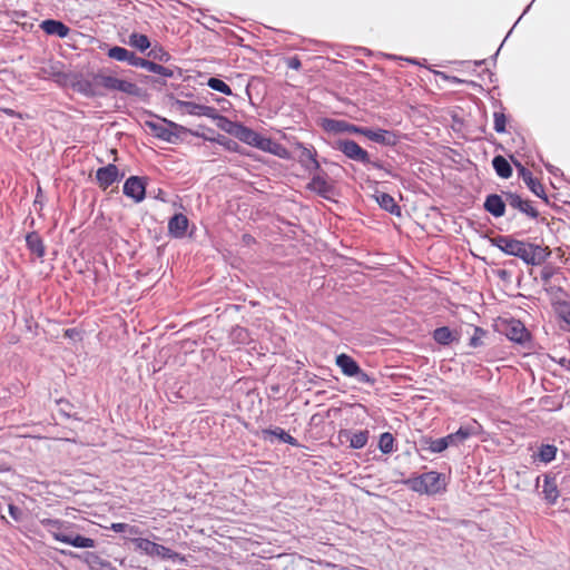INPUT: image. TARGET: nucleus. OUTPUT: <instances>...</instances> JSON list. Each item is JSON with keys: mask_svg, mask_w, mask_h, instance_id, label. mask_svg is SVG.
<instances>
[{"mask_svg": "<svg viewBox=\"0 0 570 570\" xmlns=\"http://www.w3.org/2000/svg\"><path fill=\"white\" fill-rule=\"evenodd\" d=\"M157 199L165 202V191L163 189H158L157 195L155 196Z\"/></svg>", "mask_w": 570, "mask_h": 570, "instance_id": "64", "label": "nucleus"}, {"mask_svg": "<svg viewBox=\"0 0 570 570\" xmlns=\"http://www.w3.org/2000/svg\"><path fill=\"white\" fill-rule=\"evenodd\" d=\"M511 161L517 168L519 177L523 180L531 193L541 198L544 203L549 204V198L546 194L543 185L533 177L532 173L525 168L520 160L511 156Z\"/></svg>", "mask_w": 570, "mask_h": 570, "instance_id": "9", "label": "nucleus"}, {"mask_svg": "<svg viewBox=\"0 0 570 570\" xmlns=\"http://www.w3.org/2000/svg\"><path fill=\"white\" fill-rule=\"evenodd\" d=\"M503 196L507 198L510 209L519 212L531 220H538L540 213L530 199L522 198L521 195L511 190L503 191Z\"/></svg>", "mask_w": 570, "mask_h": 570, "instance_id": "7", "label": "nucleus"}, {"mask_svg": "<svg viewBox=\"0 0 570 570\" xmlns=\"http://www.w3.org/2000/svg\"><path fill=\"white\" fill-rule=\"evenodd\" d=\"M419 450L428 451L430 453H441L448 449L444 438L433 439L432 436L424 435L419 440Z\"/></svg>", "mask_w": 570, "mask_h": 570, "instance_id": "25", "label": "nucleus"}, {"mask_svg": "<svg viewBox=\"0 0 570 570\" xmlns=\"http://www.w3.org/2000/svg\"><path fill=\"white\" fill-rule=\"evenodd\" d=\"M262 434H263V438L266 440L268 436H275L281 442L285 443V444H288V445H292V446H295V448H299L301 444L299 442L293 438L289 433H287L284 429L282 428H274V429H265L262 431Z\"/></svg>", "mask_w": 570, "mask_h": 570, "instance_id": "31", "label": "nucleus"}, {"mask_svg": "<svg viewBox=\"0 0 570 570\" xmlns=\"http://www.w3.org/2000/svg\"><path fill=\"white\" fill-rule=\"evenodd\" d=\"M508 207L507 198L499 194H489L483 203V208L487 213L495 218L503 217Z\"/></svg>", "mask_w": 570, "mask_h": 570, "instance_id": "14", "label": "nucleus"}, {"mask_svg": "<svg viewBox=\"0 0 570 570\" xmlns=\"http://www.w3.org/2000/svg\"><path fill=\"white\" fill-rule=\"evenodd\" d=\"M481 425L472 420L464 424H461V426L453 433H450L445 436H443L446 441V445L449 446H458L462 443H464L471 436L478 435L480 433Z\"/></svg>", "mask_w": 570, "mask_h": 570, "instance_id": "10", "label": "nucleus"}, {"mask_svg": "<svg viewBox=\"0 0 570 570\" xmlns=\"http://www.w3.org/2000/svg\"><path fill=\"white\" fill-rule=\"evenodd\" d=\"M77 330L76 328H67L65 331V336L66 337H69V338H72L76 334H77Z\"/></svg>", "mask_w": 570, "mask_h": 570, "instance_id": "63", "label": "nucleus"}, {"mask_svg": "<svg viewBox=\"0 0 570 570\" xmlns=\"http://www.w3.org/2000/svg\"><path fill=\"white\" fill-rule=\"evenodd\" d=\"M286 66L289 69L299 70L301 67H302V61H301V59L297 56L288 57L286 59Z\"/></svg>", "mask_w": 570, "mask_h": 570, "instance_id": "54", "label": "nucleus"}, {"mask_svg": "<svg viewBox=\"0 0 570 570\" xmlns=\"http://www.w3.org/2000/svg\"><path fill=\"white\" fill-rule=\"evenodd\" d=\"M129 45L140 52H145L150 47V41L146 35L132 32L129 36Z\"/></svg>", "mask_w": 570, "mask_h": 570, "instance_id": "37", "label": "nucleus"}, {"mask_svg": "<svg viewBox=\"0 0 570 570\" xmlns=\"http://www.w3.org/2000/svg\"><path fill=\"white\" fill-rule=\"evenodd\" d=\"M346 122L345 120H338V119H332V118H324L322 126L324 130L328 132H345L346 129Z\"/></svg>", "mask_w": 570, "mask_h": 570, "instance_id": "40", "label": "nucleus"}, {"mask_svg": "<svg viewBox=\"0 0 570 570\" xmlns=\"http://www.w3.org/2000/svg\"><path fill=\"white\" fill-rule=\"evenodd\" d=\"M367 127L356 126L354 124L346 122L345 132L362 135L365 137Z\"/></svg>", "mask_w": 570, "mask_h": 570, "instance_id": "53", "label": "nucleus"}, {"mask_svg": "<svg viewBox=\"0 0 570 570\" xmlns=\"http://www.w3.org/2000/svg\"><path fill=\"white\" fill-rule=\"evenodd\" d=\"M297 148L301 150L298 161L302 165V167H304L314 157H317L316 149L313 146L307 147L304 144L298 142Z\"/></svg>", "mask_w": 570, "mask_h": 570, "instance_id": "42", "label": "nucleus"}, {"mask_svg": "<svg viewBox=\"0 0 570 570\" xmlns=\"http://www.w3.org/2000/svg\"><path fill=\"white\" fill-rule=\"evenodd\" d=\"M58 404L60 405L59 412L61 415L68 419L79 420L75 414L67 411V409L71 407V404L68 401L61 399L58 401Z\"/></svg>", "mask_w": 570, "mask_h": 570, "instance_id": "50", "label": "nucleus"}, {"mask_svg": "<svg viewBox=\"0 0 570 570\" xmlns=\"http://www.w3.org/2000/svg\"><path fill=\"white\" fill-rule=\"evenodd\" d=\"M27 249L36 255L38 258H43L46 255V246L42 237L37 232H30L26 235Z\"/></svg>", "mask_w": 570, "mask_h": 570, "instance_id": "26", "label": "nucleus"}, {"mask_svg": "<svg viewBox=\"0 0 570 570\" xmlns=\"http://www.w3.org/2000/svg\"><path fill=\"white\" fill-rule=\"evenodd\" d=\"M124 173L115 164L99 167L96 171V181L104 190L110 187L116 181L122 179Z\"/></svg>", "mask_w": 570, "mask_h": 570, "instance_id": "12", "label": "nucleus"}, {"mask_svg": "<svg viewBox=\"0 0 570 570\" xmlns=\"http://www.w3.org/2000/svg\"><path fill=\"white\" fill-rule=\"evenodd\" d=\"M365 137L374 142H377L382 146L394 147L400 141V135L395 131L383 129V128H368L366 129Z\"/></svg>", "mask_w": 570, "mask_h": 570, "instance_id": "13", "label": "nucleus"}, {"mask_svg": "<svg viewBox=\"0 0 570 570\" xmlns=\"http://www.w3.org/2000/svg\"><path fill=\"white\" fill-rule=\"evenodd\" d=\"M206 85L212 90L218 91V92H220L223 95H226V96H233L234 95L232 88L224 80H222L218 77H209L207 79V81H206Z\"/></svg>", "mask_w": 570, "mask_h": 570, "instance_id": "36", "label": "nucleus"}, {"mask_svg": "<svg viewBox=\"0 0 570 570\" xmlns=\"http://www.w3.org/2000/svg\"><path fill=\"white\" fill-rule=\"evenodd\" d=\"M8 512H9V515L17 522H20L22 520V517H23V512L22 510L17 507L16 504H12L10 503L8 505Z\"/></svg>", "mask_w": 570, "mask_h": 570, "instance_id": "51", "label": "nucleus"}, {"mask_svg": "<svg viewBox=\"0 0 570 570\" xmlns=\"http://www.w3.org/2000/svg\"><path fill=\"white\" fill-rule=\"evenodd\" d=\"M557 446L553 444H542L539 448L538 458L541 462L549 463L556 459Z\"/></svg>", "mask_w": 570, "mask_h": 570, "instance_id": "41", "label": "nucleus"}, {"mask_svg": "<svg viewBox=\"0 0 570 570\" xmlns=\"http://www.w3.org/2000/svg\"><path fill=\"white\" fill-rule=\"evenodd\" d=\"M204 140H207L210 142H216V144L223 146L226 150L232 151V153H239V154L242 153L240 145L236 140L230 139L220 134H217L216 136L204 137Z\"/></svg>", "mask_w": 570, "mask_h": 570, "instance_id": "35", "label": "nucleus"}, {"mask_svg": "<svg viewBox=\"0 0 570 570\" xmlns=\"http://www.w3.org/2000/svg\"><path fill=\"white\" fill-rule=\"evenodd\" d=\"M364 165L365 166H371V167H373L375 169H379V170L385 169L384 163H382L381 160H372L371 158H370V163H366Z\"/></svg>", "mask_w": 570, "mask_h": 570, "instance_id": "62", "label": "nucleus"}, {"mask_svg": "<svg viewBox=\"0 0 570 570\" xmlns=\"http://www.w3.org/2000/svg\"><path fill=\"white\" fill-rule=\"evenodd\" d=\"M492 246L509 256L520 258L524 264L541 265L549 257L550 252L541 245L527 243L509 235H499L490 239Z\"/></svg>", "mask_w": 570, "mask_h": 570, "instance_id": "1", "label": "nucleus"}, {"mask_svg": "<svg viewBox=\"0 0 570 570\" xmlns=\"http://www.w3.org/2000/svg\"><path fill=\"white\" fill-rule=\"evenodd\" d=\"M40 524L48 530L55 540L57 534H66L67 529L71 525L66 521L50 518L41 519Z\"/></svg>", "mask_w": 570, "mask_h": 570, "instance_id": "30", "label": "nucleus"}, {"mask_svg": "<svg viewBox=\"0 0 570 570\" xmlns=\"http://www.w3.org/2000/svg\"><path fill=\"white\" fill-rule=\"evenodd\" d=\"M306 188L323 198H328V195L333 191V186L328 184L327 175L323 171L322 174L314 175Z\"/></svg>", "mask_w": 570, "mask_h": 570, "instance_id": "19", "label": "nucleus"}, {"mask_svg": "<svg viewBox=\"0 0 570 570\" xmlns=\"http://www.w3.org/2000/svg\"><path fill=\"white\" fill-rule=\"evenodd\" d=\"M189 225V220L183 213L174 214L168 220V234L170 237L184 238Z\"/></svg>", "mask_w": 570, "mask_h": 570, "instance_id": "18", "label": "nucleus"}, {"mask_svg": "<svg viewBox=\"0 0 570 570\" xmlns=\"http://www.w3.org/2000/svg\"><path fill=\"white\" fill-rule=\"evenodd\" d=\"M542 493L544 495V500L549 504H554L557 502V499L559 498V490L554 478L548 475L544 476Z\"/></svg>", "mask_w": 570, "mask_h": 570, "instance_id": "34", "label": "nucleus"}, {"mask_svg": "<svg viewBox=\"0 0 570 570\" xmlns=\"http://www.w3.org/2000/svg\"><path fill=\"white\" fill-rule=\"evenodd\" d=\"M394 436L390 432H384L380 435L379 449L383 454L392 453L394 450Z\"/></svg>", "mask_w": 570, "mask_h": 570, "instance_id": "43", "label": "nucleus"}, {"mask_svg": "<svg viewBox=\"0 0 570 570\" xmlns=\"http://www.w3.org/2000/svg\"><path fill=\"white\" fill-rule=\"evenodd\" d=\"M494 274L497 277H499L503 282H507V283L511 282L512 273L505 268H499V269L494 271Z\"/></svg>", "mask_w": 570, "mask_h": 570, "instance_id": "55", "label": "nucleus"}, {"mask_svg": "<svg viewBox=\"0 0 570 570\" xmlns=\"http://www.w3.org/2000/svg\"><path fill=\"white\" fill-rule=\"evenodd\" d=\"M546 169L551 174L553 175L554 177H562L563 176V173L560 168L551 165L550 163H543Z\"/></svg>", "mask_w": 570, "mask_h": 570, "instance_id": "58", "label": "nucleus"}, {"mask_svg": "<svg viewBox=\"0 0 570 570\" xmlns=\"http://www.w3.org/2000/svg\"><path fill=\"white\" fill-rule=\"evenodd\" d=\"M487 335V331L480 326H475L473 330V335L470 338L469 345L471 347H480L483 345L482 338Z\"/></svg>", "mask_w": 570, "mask_h": 570, "instance_id": "46", "label": "nucleus"}, {"mask_svg": "<svg viewBox=\"0 0 570 570\" xmlns=\"http://www.w3.org/2000/svg\"><path fill=\"white\" fill-rule=\"evenodd\" d=\"M219 115L220 114L217 111L216 108H214L212 106L203 105V108H202V111H200V116L210 118V119L216 121L217 118L219 117Z\"/></svg>", "mask_w": 570, "mask_h": 570, "instance_id": "49", "label": "nucleus"}, {"mask_svg": "<svg viewBox=\"0 0 570 570\" xmlns=\"http://www.w3.org/2000/svg\"><path fill=\"white\" fill-rule=\"evenodd\" d=\"M492 167L500 178L508 179L512 176L513 170L511 164L501 155L493 157Z\"/></svg>", "mask_w": 570, "mask_h": 570, "instance_id": "32", "label": "nucleus"}, {"mask_svg": "<svg viewBox=\"0 0 570 570\" xmlns=\"http://www.w3.org/2000/svg\"><path fill=\"white\" fill-rule=\"evenodd\" d=\"M148 57L154 61L168 62L171 59V55L165 50L161 46H155L148 52Z\"/></svg>", "mask_w": 570, "mask_h": 570, "instance_id": "45", "label": "nucleus"}, {"mask_svg": "<svg viewBox=\"0 0 570 570\" xmlns=\"http://www.w3.org/2000/svg\"><path fill=\"white\" fill-rule=\"evenodd\" d=\"M107 56L117 61H126L129 66L134 65L136 53L119 46H114L108 49Z\"/></svg>", "mask_w": 570, "mask_h": 570, "instance_id": "33", "label": "nucleus"}, {"mask_svg": "<svg viewBox=\"0 0 570 570\" xmlns=\"http://www.w3.org/2000/svg\"><path fill=\"white\" fill-rule=\"evenodd\" d=\"M373 197L379 206L393 216L400 217L402 215L401 206L395 202L394 197L387 193L376 191Z\"/></svg>", "mask_w": 570, "mask_h": 570, "instance_id": "22", "label": "nucleus"}, {"mask_svg": "<svg viewBox=\"0 0 570 570\" xmlns=\"http://www.w3.org/2000/svg\"><path fill=\"white\" fill-rule=\"evenodd\" d=\"M39 27L48 36L66 38L70 33V28L61 20L46 19L41 21Z\"/></svg>", "mask_w": 570, "mask_h": 570, "instance_id": "21", "label": "nucleus"}, {"mask_svg": "<svg viewBox=\"0 0 570 570\" xmlns=\"http://www.w3.org/2000/svg\"><path fill=\"white\" fill-rule=\"evenodd\" d=\"M495 328L513 343L525 345L531 341L530 332L520 320L513 317L499 318Z\"/></svg>", "mask_w": 570, "mask_h": 570, "instance_id": "5", "label": "nucleus"}, {"mask_svg": "<svg viewBox=\"0 0 570 570\" xmlns=\"http://www.w3.org/2000/svg\"><path fill=\"white\" fill-rule=\"evenodd\" d=\"M155 548L154 549V552L151 554V557H158L163 560H175L179 557V553L175 552L174 550L163 546V544H159V543H155Z\"/></svg>", "mask_w": 570, "mask_h": 570, "instance_id": "44", "label": "nucleus"}, {"mask_svg": "<svg viewBox=\"0 0 570 570\" xmlns=\"http://www.w3.org/2000/svg\"><path fill=\"white\" fill-rule=\"evenodd\" d=\"M335 364L340 367L341 372L347 377H352L354 374L358 373L360 364L351 355L346 353H341L336 355Z\"/></svg>", "mask_w": 570, "mask_h": 570, "instance_id": "24", "label": "nucleus"}, {"mask_svg": "<svg viewBox=\"0 0 570 570\" xmlns=\"http://www.w3.org/2000/svg\"><path fill=\"white\" fill-rule=\"evenodd\" d=\"M95 80L99 82L101 90L105 89L107 91H119L138 98L145 96V90L141 87L125 79L105 75L102 72H97L95 73Z\"/></svg>", "mask_w": 570, "mask_h": 570, "instance_id": "4", "label": "nucleus"}, {"mask_svg": "<svg viewBox=\"0 0 570 570\" xmlns=\"http://www.w3.org/2000/svg\"><path fill=\"white\" fill-rule=\"evenodd\" d=\"M559 316L570 326V303H563L560 305Z\"/></svg>", "mask_w": 570, "mask_h": 570, "instance_id": "52", "label": "nucleus"}, {"mask_svg": "<svg viewBox=\"0 0 570 570\" xmlns=\"http://www.w3.org/2000/svg\"><path fill=\"white\" fill-rule=\"evenodd\" d=\"M130 540L134 543L136 550L140 551L141 553H145L148 557H151L154 549H156L155 548L156 542H153L149 539L131 538Z\"/></svg>", "mask_w": 570, "mask_h": 570, "instance_id": "38", "label": "nucleus"}, {"mask_svg": "<svg viewBox=\"0 0 570 570\" xmlns=\"http://www.w3.org/2000/svg\"><path fill=\"white\" fill-rule=\"evenodd\" d=\"M147 178L130 176L125 180L122 193L135 203H141L146 198Z\"/></svg>", "mask_w": 570, "mask_h": 570, "instance_id": "11", "label": "nucleus"}, {"mask_svg": "<svg viewBox=\"0 0 570 570\" xmlns=\"http://www.w3.org/2000/svg\"><path fill=\"white\" fill-rule=\"evenodd\" d=\"M56 541L69 544L78 549H89L96 546V541L94 539L83 537L72 531H67L66 534H57Z\"/></svg>", "mask_w": 570, "mask_h": 570, "instance_id": "17", "label": "nucleus"}, {"mask_svg": "<svg viewBox=\"0 0 570 570\" xmlns=\"http://www.w3.org/2000/svg\"><path fill=\"white\" fill-rule=\"evenodd\" d=\"M333 148L344 154L351 160L361 164L370 163V154L353 139H337Z\"/></svg>", "mask_w": 570, "mask_h": 570, "instance_id": "8", "label": "nucleus"}, {"mask_svg": "<svg viewBox=\"0 0 570 570\" xmlns=\"http://www.w3.org/2000/svg\"><path fill=\"white\" fill-rule=\"evenodd\" d=\"M256 148L262 151L277 156L282 159H288L291 156L288 149L284 145L269 137H265L262 135L259 137V140L257 141Z\"/></svg>", "mask_w": 570, "mask_h": 570, "instance_id": "15", "label": "nucleus"}, {"mask_svg": "<svg viewBox=\"0 0 570 570\" xmlns=\"http://www.w3.org/2000/svg\"><path fill=\"white\" fill-rule=\"evenodd\" d=\"M494 118V130L498 134H504L507 131V116L502 111H495Z\"/></svg>", "mask_w": 570, "mask_h": 570, "instance_id": "47", "label": "nucleus"}, {"mask_svg": "<svg viewBox=\"0 0 570 570\" xmlns=\"http://www.w3.org/2000/svg\"><path fill=\"white\" fill-rule=\"evenodd\" d=\"M552 275H553V272H552V268H550V267H544L540 273L541 279L544 283H548L551 279Z\"/></svg>", "mask_w": 570, "mask_h": 570, "instance_id": "60", "label": "nucleus"}, {"mask_svg": "<svg viewBox=\"0 0 570 570\" xmlns=\"http://www.w3.org/2000/svg\"><path fill=\"white\" fill-rule=\"evenodd\" d=\"M340 435L344 436L350 442L351 449L360 450L366 445L370 432L367 430H361L356 432L351 430H342Z\"/></svg>", "mask_w": 570, "mask_h": 570, "instance_id": "23", "label": "nucleus"}, {"mask_svg": "<svg viewBox=\"0 0 570 570\" xmlns=\"http://www.w3.org/2000/svg\"><path fill=\"white\" fill-rule=\"evenodd\" d=\"M127 524L128 523H124V522H115V523H111L107 529L114 531V532H117V533H126V529H127Z\"/></svg>", "mask_w": 570, "mask_h": 570, "instance_id": "57", "label": "nucleus"}, {"mask_svg": "<svg viewBox=\"0 0 570 570\" xmlns=\"http://www.w3.org/2000/svg\"><path fill=\"white\" fill-rule=\"evenodd\" d=\"M168 100L170 101L171 106L176 109L185 111L191 116L200 117L203 105L193 101L180 100L176 98L173 94L168 95Z\"/></svg>", "mask_w": 570, "mask_h": 570, "instance_id": "27", "label": "nucleus"}, {"mask_svg": "<svg viewBox=\"0 0 570 570\" xmlns=\"http://www.w3.org/2000/svg\"><path fill=\"white\" fill-rule=\"evenodd\" d=\"M432 337L438 344L443 345V346H448V345L452 344L453 342L459 341L458 333L453 332L448 326L436 327L432 333Z\"/></svg>", "mask_w": 570, "mask_h": 570, "instance_id": "28", "label": "nucleus"}, {"mask_svg": "<svg viewBox=\"0 0 570 570\" xmlns=\"http://www.w3.org/2000/svg\"><path fill=\"white\" fill-rule=\"evenodd\" d=\"M95 73L91 72L88 76L81 72L71 73L69 76L71 89L86 98L104 97L105 92L101 90L99 82L95 80Z\"/></svg>", "mask_w": 570, "mask_h": 570, "instance_id": "6", "label": "nucleus"}, {"mask_svg": "<svg viewBox=\"0 0 570 570\" xmlns=\"http://www.w3.org/2000/svg\"><path fill=\"white\" fill-rule=\"evenodd\" d=\"M70 556L76 557L85 562L89 570H115L111 562L102 559L97 552L86 551L81 554L70 553Z\"/></svg>", "mask_w": 570, "mask_h": 570, "instance_id": "16", "label": "nucleus"}, {"mask_svg": "<svg viewBox=\"0 0 570 570\" xmlns=\"http://www.w3.org/2000/svg\"><path fill=\"white\" fill-rule=\"evenodd\" d=\"M126 533H128L129 535H139L142 533V531L137 525L127 524Z\"/></svg>", "mask_w": 570, "mask_h": 570, "instance_id": "61", "label": "nucleus"}, {"mask_svg": "<svg viewBox=\"0 0 570 570\" xmlns=\"http://www.w3.org/2000/svg\"><path fill=\"white\" fill-rule=\"evenodd\" d=\"M438 75H439L440 77H442L443 79H445V80L450 81V82H451V83H453V85H460V83H463V82H464V80H462V79H460V78H458V77H455V76H448V75H446V73H444V72H438Z\"/></svg>", "mask_w": 570, "mask_h": 570, "instance_id": "59", "label": "nucleus"}, {"mask_svg": "<svg viewBox=\"0 0 570 570\" xmlns=\"http://www.w3.org/2000/svg\"><path fill=\"white\" fill-rule=\"evenodd\" d=\"M234 137L239 141L256 148L261 134L240 122Z\"/></svg>", "mask_w": 570, "mask_h": 570, "instance_id": "29", "label": "nucleus"}, {"mask_svg": "<svg viewBox=\"0 0 570 570\" xmlns=\"http://www.w3.org/2000/svg\"><path fill=\"white\" fill-rule=\"evenodd\" d=\"M240 122L238 121H233L230 120L229 118H227L226 116H223V115H219V117L217 118L216 120V126L225 131L226 134H229L232 136H235L236 134V130L238 128Z\"/></svg>", "mask_w": 570, "mask_h": 570, "instance_id": "39", "label": "nucleus"}, {"mask_svg": "<svg viewBox=\"0 0 570 570\" xmlns=\"http://www.w3.org/2000/svg\"><path fill=\"white\" fill-rule=\"evenodd\" d=\"M403 483L420 494L435 495L446 490V478L443 473L429 471L403 480Z\"/></svg>", "mask_w": 570, "mask_h": 570, "instance_id": "2", "label": "nucleus"}, {"mask_svg": "<svg viewBox=\"0 0 570 570\" xmlns=\"http://www.w3.org/2000/svg\"><path fill=\"white\" fill-rule=\"evenodd\" d=\"M146 126L156 138L169 144L181 141L183 135L188 131V128L165 118H160V121H146Z\"/></svg>", "mask_w": 570, "mask_h": 570, "instance_id": "3", "label": "nucleus"}, {"mask_svg": "<svg viewBox=\"0 0 570 570\" xmlns=\"http://www.w3.org/2000/svg\"><path fill=\"white\" fill-rule=\"evenodd\" d=\"M305 170L312 173V171H320L321 165L317 160V157H314L311 161H308L304 167Z\"/></svg>", "mask_w": 570, "mask_h": 570, "instance_id": "56", "label": "nucleus"}, {"mask_svg": "<svg viewBox=\"0 0 570 570\" xmlns=\"http://www.w3.org/2000/svg\"><path fill=\"white\" fill-rule=\"evenodd\" d=\"M360 384L374 385L376 380L368 373L364 372L361 366L358 367V373L352 376Z\"/></svg>", "mask_w": 570, "mask_h": 570, "instance_id": "48", "label": "nucleus"}, {"mask_svg": "<svg viewBox=\"0 0 570 570\" xmlns=\"http://www.w3.org/2000/svg\"><path fill=\"white\" fill-rule=\"evenodd\" d=\"M132 67H139L147 69L149 72L157 73L163 76L164 78H173L174 77V70L167 67H164L153 59H145L141 57L136 56L134 59Z\"/></svg>", "mask_w": 570, "mask_h": 570, "instance_id": "20", "label": "nucleus"}]
</instances>
